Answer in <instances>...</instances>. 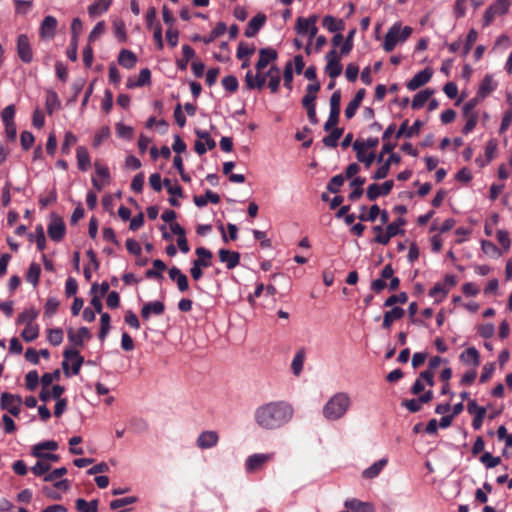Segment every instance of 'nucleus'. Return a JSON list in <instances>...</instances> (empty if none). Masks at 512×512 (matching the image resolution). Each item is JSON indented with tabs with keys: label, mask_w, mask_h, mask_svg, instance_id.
Returning <instances> with one entry per match:
<instances>
[{
	"label": "nucleus",
	"mask_w": 512,
	"mask_h": 512,
	"mask_svg": "<svg viewBox=\"0 0 512 512\" xmlns=\"http://www.w3.org/2000/svg\"><path fill=\"white\" fill-rule=\"evenodd\" d=\"M294 409L286 401H270L255 408L253 419L262 430L274 431L284 427L293 417Z\"/></svg>",
	"instance_id": "nucleus-1"
},
{
	"label": "nucleus",
	"mask_w": 512,
	"mask_h": 512,
	"mask_svg": "<svg viewBox=\"0 0 512 512\" xmlns=\"http://www.w3.org/2000/svg\"><path fill=\"white\" fill-rule=\"evenodd\" d=\"M351 399L345 392L334 394L323 406V416L329 421L341 419L349 410Z\"/></svg>",
	"instance_id": "nucleus-2"
},
{
	"label": "nucleus",
	"mask_w": 512,
	"mask_h": 512,
	"mask_svg": "<svg viewBox=\"0 0 512 512\" xmlns=\"http://www.w3.org/2000/svg\"><path fill=\"white\" fill-rule=\"evenodd\" d=\"M317 21V15H311L308 18L298 17L295 25L297 34L301 36L308 35L309 42H312L318 33V27L316 26Z\"/></svg>",
	"instance_id": "nucleus-3"
},
{
	"label": "nucleus",
	"mask_w": 512,
	"mask_h": 512,
	"mask_svg": "<svg viewBox=\"0 0 512 512\" xmlns=\"http://www.w3.org/2000/svg\"><path fill=\"white\" fill-rule=\"evenodd\" d=\"M47 232L52 241L59 242L64 238L66 226L58 214L51 213Z\"/></svg>",
	"instance_id": "nucleus-4"
},
{
	"label": "nucleus",
	"mask_w": 512,
	"mask_h": 512,
	"mask_svg": "<svg viewBox=\"0 0 512 512\" xmlns=\"http://www.w3.org/2000/svg\"><path fill=\"white\" fill-rule=\"evenodd\" d=\"M22 399L19 395H14L8 392H3L0 398V407L2 410L8 411L13 416L17 417L20 414V406Z\"/></svg>",
	"instance_id": "nucleus-5"
},
{
	"label": "nucleus",
	"mask_w": 512,
	"mask_h": 512,
	"mask_svg": "<svg viewBox=\"0 0 512 512\" xmlns=\"http://www.w3.org/2000/svg\"><path fill=\"white\" fill-rule=\"evenodd\" d=\"M17 55L24 63H31L33 60V51L29 38L25 34H21L17 38Z\"/></svg>",
	"instance_id": "nucleus-6"
},
{
	"label": "nucleus",
	"mask_w": 512,
	"mask_h": 512,
	"mask_svg": "<svg viewBox=\"0 0 512 512\" xmlns=\"http://www.w3.org/2000/svg\"><path fill=\"white\" fill-rule=\"evenodd\" d=\"M326 68L325 71L330 78L335 79L342 73V65L340 63V56L335 49L329 51L326 55Z\"/></svg>",
	"instance_id": "nucleus-7"
},
{
	"label": "nucleus",
	"mask_w": 512,
	"mask_h": 512,
	"mask_svg": "<svg viewBox=\"0 0 512 512\" xmlns=\"http://www.w3.org/2000/svg\"><path fill=\"white\" fill-rule=\"evenodd\" d=\"M393 186H394L393 180H387L384 183H382L381 185L373 183V184L369 185L367 188V192H366L367 198L370 201H374L379 196H386L391 192Z\"/></svg>",
	"instance_id": "nucleus-8"
},
{
	"label": "nucleus",
	"mask_w": 512,
	"mask_h": 512,
	"mask_svg": "<svg viewBox=\"0 0 512 512\" xmlns=\"http://www.w3.org/2000/svg\"><path fill=\"white\" fill-rule=\"evenodd\" d=\"M433 71L431 68H425L416 73L406 84V87L410 91H415L418 88L424 86L432 78Z\"/></svg>",
	"instance_id": "nucleus-9"
},
{
	"label": "nucleus",
	"mask_w": 512,
	"mask_h": 512,
	"mask_svg": "<svg viewBox=\"0 0 512 512\" xmlns=\"http://www.w3.org/2000/svg\"><path fill=\"white\" fill-rule=\"evenodd\" d=\"M219 442V435L216 431L207 430L200 433L196 440V444L200 449H210L215 447Z\"/></svg>",
	"instance_id": "nucleus-10"
},
{
	"label": "nucleus",
	"mask_w": 512,
	"mask_h": 512,
	"mask_svg": "<svg viewBox=\"0 0 512 512\" xmlns=\"http://www.w3.org/2000/svg\"><path fill=\"white\" fill-rule=\"evenodd\" d=\"M394 274V269L391 264H386L380 273V278L371 282L370 288L375 293H380L387 287L386 280L391 278Z\"/></svg>",
	"instance_id": "nucleus-11"
},
{
	"label": "nucleus",
	"mask_w": 512,
	"mask_h": 512,
	"mask_svg": "<svg viewBox=\"0 0 512 512\" xmlns=\"http://www.w3.org/2000/svg\"><path fill=\"white\" fill-rule=\"evenodd\" d=\"M278 57V53L273 48H262L259 50V59L255 64L257 72H261L268 64L275 61Z\"/></svg>",
	"instance_id": "nucleus-12"
},
{
	"label": "nucleus",
	"mask_w": 512,
	"mask_h": 512,
	"mask_svg": "<svg viewBox=\"0 0 512 512\" xmlns=\"http://www.w3.org/2000/svg\"><path fill=\"white\" fill-rule=\"evenodd\" d=\"M399 32H400V23L393 24L388 32L386 33L384 42H383V49L386 52H391L396 47L397 43L400 41L399 38Z\"/></svg>",
	"instance_id": "nucleus-13"
},
{
	"label": "nucleus",
	"mask_w": 512,
	"mask_h": 512,
	"mask_svg": "<svg viewBox=\"0 0 512 512\" xmlns=\"http://www.w3.org/2000/svg\"><path fill=\"white\" fill-rule=\"evenodd\" d=\"M58 21L54 16H46L40 26L39 34L43 39H52L55 36Z\"/></svg>",
	"instance_id": "nucleus-14"
},
{
	"label": "nucleus",
	"mask_w": 512,
	"mask_h": 512,
	"mask_svg": "<svg viewBox=\"0 0 512 512\" xmlns=\"http://www.w3.org/2000/svg\"><path fill=\"white\" fill-rule=\"evenodd\" d=\"M401 161V157L397 153H391L388 159L374 172L372 178L374 180H381L387 177L390 171L391 164H398Z\"/></svg>",
	"instance_id": "nucleus-15"
},
{
	"label": "nucleus",
	"mask_w": 512,
	"mask_h": 512,
	"mask_svg": "<svg viewBox=\"0 0 512 512\" xmlns=\"http://www.w3.org/2000/svg\"><path fill=\"white\" fill-rule=\"evenodd\" d=\"M165 311V305L161 301L147 302L141 308V317L144 320H148L151 315L160 316Z\"/></svg>",
	"instance_id": "nucleus-16"
},
{
	"label": "nucleus",
	"mask_w": 512,
	"mask_h": 512,
	"mask_svg": "<svg viewBox=\"0 0 512 512\" xmlns=\"http://www.w3.org/2000/svg\"><path fill=\"white\" fill-rule=\"evenodd\" d=\"M353 150L356 152L357 160L363 163L367 169L370 168V166L376 159L375 153L370 152L369 154H366L365 150L363 149V145L359 139L353 142Z\"/></svg>",
	"instance_id": "nucleus-17"
},
{
	"label": "nucleus",
	"mask_w": 512,
	"mask_h": 512,
	"mask_svg": "<svg viewBox=\"0 0 512 512\" xmlns=\"http://www.w3.org/2000/svg\"><path fill=\"white\" fill-rule=\"evenodd\" d=\"M266 79H267V76H266V73H262L261 72H257V74H253L252 71H248L245 75V84L247 86L248 89L250 90H253V89H262L266 83Z\"/></svg>",
	"instance_id": "nucleus-18"
},
{
	"label": "nucleus",
	"mask_w": 512,
	"mask_h": 512,
	"mask_svg": "<svg viewBox=\"0 0 512 512\" xmlns=\"http://www.w3.org/2000/svg\"><path fill=\"white\" fill-rule=\"evenodd\" d=\"M423 126V122L420 120H416L412 126H408V120H405L400 125L399 129L396 131V139H399L403 136L407 138H411L414 135H417Z\"/></svg>",
	"instance_id": "nucleus-19"
},
{
	"label": "nucleus",
	"mask_w": 512,
	"mask_h": 512,
	"mask_svg": "<svg viewBox=\"0 0 512 512\" xmlns=\"http://www.w3.org/2000/svg\"><path fill=\"white\" fill-rule=\"evenodd\" d=\"M267 17L264 13H258L248 23L245 29V36L254 37L266 23Z\"/></svg>",
	"instance_id": "nucleus-20"
},
{
	"label": "nucleus",
	"mask_w": 512,
	"mask_h": 512,
	"mask_svg": "<svg viewBox=\"0 0 512 512\" xmlns=\"http://www.w3.org/2000/svg\"><path fill=\"white\" fill-rule=\"evenodd\" d=\"M219 260L226 264L227 269H234L240 263V254L236 251L220 249L218 252Z\"/></svg>",
	"instance_id": "nucleus-21"
},
{
	"label": "nucleus",
	"mask_w": 512,
	"mask_h": 512,
	"mask_svg": "<svg viewBox=\"0 0 512 512\" xmlns=\"http://www.w3.org/2000/svg\"><path fill=\"white\" fill-rule=\"evenodd\" d=\"M68 340L75 346H82L85 340L91 338V333L87 327H80L76 332L70 328L67 331Z\"/></svg>",
	"instance_id": "nucleus-22"
},
{
	"label": "nucleus",
	"mask_w": 512,
	"mask_h": 512,
	"mask_svg": "<svg viewBox=\"0 0 512 512\" xmlns=\"http://www.w3.org/2000/svg\"><path fill=\"white\" fill-rule=\"evenodd\" d=\"M63 357L66 360H73L71 367L72 374H79L81 366L84 362V358L80 355L79 351L73 348H66L63 352Z\"/></svg>",
	"instance_id": "nucleus-23"
},
{
	"label": "nucleus",
	"mask_w": 512,
	"mask_h": 512,
	"mask_svg": "<svg viewBox=\"0 0 512 512\" xmlns=\"http://www.w3.org/2000/svg\"><path fill=\"white\" fill-rule=\"evenodd\" d=\"M169 277L176 282L180 292H186L189 289L188 278L178 267L173 266L169 269Z\"/></svg>",
	"instance_id": "nucleus-24"
},
{
	"label": "nucleus",
	"mask_w": 512,
	"mask_h": 512,
	"mask_svg": "<svg viewBox=\"0 0 512 512\" xmlns=\"http://www.w3.org/2000/svg\"><path fill=\"white\" fill-rule=\"evenodd\" d=\"M344 506L347 510L353 512H375L374 506L369 502H363L356 498L347 499L344 502Z\"/></svg>",
	"instance_id": "nucleus-25"
},
{
	"label": "nucleus",
	"mask_w": 512,
	"mask_h": 512,
	"mask_svg": "<svg viewBox=\"0 0 512 512\" xmlns=\"http://www.w3.org/2000/svg\"><path fill=\"white\" fill-rule=\"evenodd\" d=\"M270 455L268 454H253L246 460V471L253 472L260 469L268 460Z\"/></svg>",
	"instance_id": "nucleus-26"
},
{
	"label": "nucleus",
	"mask_w": 512,
	"mask_h": 512,
	"mask_svg": "<svg viewBox=\"0 0 512 512\" xmlns=\"http://www.w3.org/2000/svg\"><path fill=\"white\" fill-rule=\"evenodd\" d=\"M405 315V311L401 307H393L389 311H386L383 317L382 327L386 330H389L392 326V323L396 320L403 318Z\"/></svg>",
	"instance_id": "nucleus-27"
},
{
	"label": "nucleus",
	"mask_w": 512,
	"mask_h": 512,
	"mask_svg": "<svg viewBox=\"0 0 512 512\" xmlns=\"http://www.w3.org/2000/svg\"><path fill=\"white\" fill-rule=\"evenodd\" d=\"M496 87L497 83L494 82L491 75L487 74L480 83V86L477 91V96L483 99L487 97L491 92H493L496 89Z\"/></svg>",
	"instance_id": "nucleus-28"
},
{
	"label": "nucleus",
	"mask_w": 512,
	"mask_h": 512,
	"mask_svg": "<svg viewBox=\"0 0 512 512\" xmlns=\"http://www.w3.org/2000/svg\"><path fill=\"white\" fill-rule=\"evenodd\" d=\"M459 358L466 365L472 364L474 367H477L480 364V355L475 347L467 348L460 354Z\"/></svg>",
	"instance_id": "nucleus-29"
},
{
	"label": "nucleus",
	"mask_w": 512,
	"mask_h": 512,
	"mask_svg": "<svg viewBox=\"0 0 512 512\" xmlns=\"http://www.w3.org/2000/svg\"><path fill=\"white\" fill-rule=\"evenodd\" d=\"M77 166L80 171L86 172L91 166V158L84 146L76 149Z\"/></svg>",
	"instance_id": "nucleus-30"
},
{
	"label": "nucleus",
	"mask_w": 512,
	"mask_h": 512,
	"mask_svg": "<svg viewBox=\"0 0 512 512\" xmlns=\"http://www.w3.org/2000/svg\"><path fill=\"white\" fill-rule=\"evenodd\" d=\"M196 255L198 256L192 263L197 266H201L204 268H208L211 266V259L213 257L212 252L205 247H198L195 250Z\"/></svg>",
	"instance_id": "nucleus-31"
},
{
	"label": "nucleus",
	"mask_w": 512,
	"mask_h": 512,
	"mask_svg": "<svg viewBox=\"0 0 512 512\" xmlns=\"http://www.w3.org/2000/svg\"><path fill=\"white\" fill-rule=\"evenodd\" d=\"M387 463H388V460L386 458H382V459L376 461L370 467L366 468L362 472V477L364 479H373V478L377 477L381 473L383 468L387 465Z\"/></svg>",
	"instance_id": "nucleus-32"
},
{
	"label": "nucleus",
	"mask_w": 512,
	"mask_h": 512,
	"mask_svg": "<svg viewBox=\"0 0 512 512\" xmlns=\"http://www.w3.org/2000/svg\"><path fill=\"white\" fill-rule=\"evenodd\" d=\"M306 359V350L305 348H299L292 360L291 369L295 376H299L303 370V365Z\"/></svg>",
	"instance_id": "nucleus-33"
},
{
	"label": "nucleus",
	"mask_w": 512,
	"mask_h": 512,
	"mask_svg": "<svg viewBox=\"0 0 512 512\" xmlns=\"http://www.w3.org/2000/svg\"><path fill=\"white\" fill-rule=\"evenodd\" d=\"M118 63L126 69H132L137 63V57L132 51L123 49L118 55Z\"/></svg>",
	"instance_id": "nucleus-34"
},
{
	"label": "nucleus",
	"mask_w": 512,
	"mask_h": 512,
	"mask_svg": "<svg viewBox=\"0 0 512 512\" xmlns=\"http://www.w3.org/2000/svg\"><path fill=\"white\" fill-rule=\"evenodd\" d=\"M152 265H153L152 269L146 270L145 277L147 279H157V280L163 279L162 272L166 270V268H167L166 264L160 259H155L152 262Z\"/></svg>",
	"instance_id": "nucleus-35"
},
{
	"label": "nucleus",
	"mask_w": 512,
	"mask_h": 512,
	"mask_svg": "<svg viewBox=\"0 0 512 512\" xmlns=\"http://www.w3.org/2000/svg\"><path fill=\"white\" fill-rule=\"evenodd\" d=\"M322 25L329 32L335 33L343 31L345 28V23L341 19H336L333 16L327 15L322 20Z\"/></svg>",
	"instance_id": "nucleus-36"
},
{
	"label": "nucleus",
	"mask_w": 512,
	"mask_h": 512,
	"mask_svg": "<svg viewBox=\"0 0 512 512\" xmlns=\"http://www.w3.org/2000/svg\"><path fill=\"white\" fill-rule=\"evenodd\" d=\"M193 200L196 206L203 207L207 205L208 202L218 204L220 202V196L211 190H207L205 195H196Z\"/></svg>",
	"instance_id": "nucleus-37"
},
{
	"label": "nucleus",
	"mask_w": 512,
	"mask_h": 512,
	"mask_svg": "<svg viewBox=\"0 0 512 512\" xmlns=\"http://www.w3.org/2000/svg\"><path fill=\"white\" fill-rule=\"evenodd\" d=\"M182 55L181 59L176 60V66L179 70L184 71L187 69L189 61L195 56V51L190 45L182 46Z\"/></svg>",
	"instance_id": "nucleus-38"
},
{
	"label": "nucleus",
	"mask_w": 512,
	"mask_h": 512,
	"mask_svg": "<svg viewBox=\"0 0 512 512\" xmlns=\"http://www.w3.org/2000/svg\"><path fill=\"white\" fill-rule=\"evenodd\" d=\"M111 3L112 0H96L88 7V14L90 17L101 15L109 9Z\"/></svg>",
	"instance_id": "nucleus-39"
},
{
	"label": "nucleus",
	"mask_w": 512,
	"mask_h": 512,
	"mask_svg": "<svg viewBox=\"0 0 512 512\" xmlns=\"http://www.w3.org/2000/svg\"><path fill=\"white\" fill-rule=\"evenodd\" d=\"M58 449V443L54 440H48L44 442H40L32 447L31 455L42 456L44 454V450L55 451Z\"/></svg>",
	"instance_id": "nucleus-40"
},
{
	"label": "nucleus",
	"mask_w": 512,
	"mask_h": 512,
	"mask_svg": "<svg viewBox=\"0 0 512 512\" xmlns=\"http://www.w3.org/2000/svg\"><path fill=\"white\" fill-rule=\"evenodd\" d=\"M434 91L431 89H424L420 92H418L413 100H412V108L413 109H420L422 108L426 102L429 100V98L433 95Z\"/></svg>",
	"instance_id": "nucleus-41"
},
{
	"label": "nucleus",
	"mask_w": 512,
	"mask_h": 512,
	"mask_svg": "<svg viewBox=\"0 0 512 512\" xmlns=\"http://www.w3.org/2000/svg\"><path fill=\"white\" fill-rule=\"evenodd\" d=\"M39 311L35 308L25 309L22 313H20L17 317V324H26L33 325V321L38 317Z\"/></svg>",
	"instance_id": "nucleus-42"
},
{
	"label": "nucleus",
	"mask_w": 512,
	"mask_h": 512,
	"mask_svg": "<svg viewBox=\"0 0 512 512\" xmlns=\"http://www.w3.org/2000/svg\"><path fill=\"white\" fill-rule=\"evenodd\" d=\"M61 102L56 92L48 91L46 95L45 107L46 111L49 115H51L55 110L59 109Z\"/></svg>",
	"instance_id": "nucleus-43"
},
{
	"label": "nucleus",
	"mask_w": 512,
	"mask_h": 512,
	"mask_svg": "<svg viewBox=\"0 0 512 512\" xmlns=\"http://www.w3.org/2000/svg\"><path fill=\"white\" fill-rule=\"evenodd\" d=\"M75 507L79 512H98V500L87 502L80 498L76 500Z\"/></svg>",
	"instance_id": "nucleus-44"
},
{
	"label": "nucleus",
	"mask_w": 512,
	"mask_h": 512,
	"mask_svg": "<svg viewBox=\"0 0 512 512\" xmlns=\"http://www.w3.org/2000/svg\"><path fill=\"white\" fill-rule=\"evenodd\" d=\"M51 464L43 458H38L36 464L31 467L30 471L38 477L45 476L50 472Z\"/></svg>",
	"instance_id": "nucleus-45"
},
{
	"label": "nucleus",
	"mask_w": 512,
	"mask_h": 512,
	"mask_svg": "<svg viewBox=\"0 0 512 512\" xmlns=\"http://www.w3.org/2000/svg\"><path fill=\"white\" fill-rule=\"evenodd\" d=\"M110 322H111V317L108 313H101V317H100V330H99V334H98V337L100 339V341H104L109 333V330L111 328L110 326Z\"/></svg>",
	"instance_id": "nucleus-46"
},
{
	"label": "nucleus",
	"mask_w": 512,
	"mask_h": 512,
	"mask_svg": "<svg viewBox=\"0 0 512 512\" xmlns=\"http://www.w3.org/2000/svg\"><path fill=\"white\" fill-rule=\"evenodd\" d=\"M40 274V265L37 263H31L26 275V280L35 287L39 282Z\"/></svg>",
	"instance_id": "nucleus-47"
},
{
	"label": "nucleus",
	"mask_w": 512,
	"mask_h": 512,
	"mask_svg": "<svg viewBox=\"0 0 512 512\" xmlns=\"http://www.w3.org/2000/svg\"><path fill=\"white\" fill-rule=\"evenodd\" d=\"M219 230L222 234V240L225 243H228L229 240L234 241L238 237V228L235 224H232V223L227 224L228 235L225 233V229L222 224L219 225Z\"/></svg>",
	"instance_id": "nucleus-48"
},
{
	"label": "nucleus",
	"mask_w": 512,
	"mask_h": 512,
	"mask_svg": "<svg viewBox=\"0 0 512 512\" xmlns=\"http://www.w3.org/2000/svg\"><path fill=\"white\" fill-rule=\"evenodd\" d=\"M39 336V325H27L21 333V337L26 342H32Z\"/></svg>",
	"instance_id": "nucleus-49"
},
{
	"label": "nucleus",
	"mask_w": 512,
	"mask_h": 512,
	"mask_svg": "<svg viewBox=\"0 0 512 512\" xmlns=\"http://www.w3.org/2000/svg\"><path fill=\"white\" fill-rule=\"evenodd\" d=\"M449 290L445 288V285L442 283H436L430 290L429 296L433 298H437L440 295L439 299H436L437 302H441L448 294Z\"/></svg>",
	"instance_id": "nucleus-50"
},
{
	"label": "nucleus",
	"mask_w": 512,
	"mask_h": 512,
	"mask_svg": "<svg viewBox=\"0 0 512 512\" xmlns=\"http://www.w3.org/2000/svg\"><path fill=\"white\" fill-rule=\"evenodd\" d=\"M254 52H255V46L253 44L252 45H248V44H246L244 42H240L239 45H238V48H237L236 57L239 60H242V59H244L246 57L248 58Z\"/></svg>",
	"instance_id": "nucleus-51"
},
{
	"label": "nucleus",
	"mask_w": 512,
	"mask_h": 512,
	"mask_svg": "<svg viewBox=\"0 0 512 512\" xmlns=\"http://www.w3.org/2000/svg\"><path fill=\"white\" fill-rule=\"evenodd\" d=\"M77 142V137L70 131L65 133L64 141L61 145V152L64 155H68L70 153L71 146L75 145Z\"/></svg>",
	"instance_id": "nucleus-52"
},
{
	"label": "nucleus",
	"mask_w": 512,
	"mask_h": 512,
	"mask_svg": "<svg viewBox=\"0 0 512 512\" xmlns=\"http://www.w3.org/2000/svg\"><path fill=\"white\" fill-rule=\"evenodd\" d=\"M59 305L60 303L55 297H49L44 306V316L52 317L58 311Z\"/></svg>",
	"instance_id": "nucleus-53"
},
{
	"label": "nucleus",
	"mask_w": 512,
	"mask_h": 512,
	"mask_svg": "<svg viewBox=\"0 0 512 512\" xmlns=\"http://www.w3.org/2000/svg\"><path fill=\"white\" fill-rule=\"evenodd\" d=\"M115 128L118 137L126 140H131L133 138L134 130L131 126L124 125L123 123H117Z\"/></svg>",
	"instance_id": "nucleus-54"
},
{
	"label": "nucleus",
	"mask_w": 512,
	"mask_h": 512,
	"mask_svg": "<svg viewBox=\"0 0 512 512\" xmlns=\"http://www.w3.org/2000/svg\"><path fill=\"white\" fill-rule=\"evenodd\" d=\"M408 300V296L405 292H400L399 294H393L389 296L385 301L384 307H392L394 304H405Z\"/></svg>",
	"instance_id": "nucleus-55"
},
{
	"label": "nucleus",
	"mask_w": 512,
	"mask_h": 512,
	"mask_svg": "<svg viewBox=\"0 0 512 512\" xmlns=\"http://www.w3.org/2000/svg\"><path fill=\"white\" fill-rule=\"evenodd\" d=\"M223 87L225 90H227L230 93H235L238 90L239 83L235 76L228 75L225 76L221 81Z\"/></svg>",
	"instance_id": "nucleus-56"
},
{
	"label": "nucleus",
	"mask_w": 512,
	"mask_h": 512,
	"mask_svg": "<svg viewBox=\"0 0 512 512\" xmlns=\"http://www.w3.org/2000/svg\"><path fill=\"white\" fill-rule=\"evenodd\" d=\"M26 388L34 391L39 384V375L36 370L29 371L25 376Z\"/></svg>",
	"instance_id": "nucleus-57"
},
{
	"label": "nucleus",
	"mask_w": 512,
	"mask_h": 512,
	"mask_svg": "<svg viewBox=\"0 0 512 512\" xmlns=\"http://www.w3.org/2000/svg\"><path fill=\"white\" fill-rule=\"evenodd\" d=\"M503 14L504 13H500L499 9L495 8L493 5L489 6L483 15V26H489L497 15Z\"/></svg>",
	"instance_id": "nucleus-58"
},
{
	"label": "nucleus",
	"mask_w": 512,
	"mask_h": 512,
	"mask_svg": "<svg viewBox=\"0 0 512 512\" xmlns=\"http://www.w3.org/2000/svg\"><path fill=\"white\" fill-rule=\"evenodd\" d=\"M48 341L53 346H58L63 342V331L61 328H54L48 330Z\"/></svg>",
	"instance_id": "nucleus-59"
},
{
	"label": "nucleus",
	"mask_w": 512,
	"mask_h": 512,
	"mask_svg": "<svg viewBox=\"0 0 512 512\" xmlns=\"http://www.w3.org/2000/svg\"><path fill=\"white\" fill-rule=\"evenodd\" d=\"M477 37H478V33L475 29H471L468 32L467 37H466V42L464 44L463 51H462L464 56H466L470 52L474 43L477 40Z\"/></svg>",
	"instance_id": "nucleus-60"
},
{
	"label": "nucleus",
	"mask_w": 512,
	"mask_h": 512,
	"mask_svg": "<svg viewBox=\"0 0 512 512\" xmlns=\"http://www.w3.org/2000/svg\"><path fill=\"white\" fill-rule=\"evenodd\" d=\"M344 183V177L341 174L333 176L327 184V190L331 193H337Z\"/></svg>",
	"instance_id": "nucleus-61"
},
{
	"label": "nucleus",
	"mask_w": 512,
	"mask_h": 512,
	"mask_svg": "<svg viewBox=\"0 0 512 512\" xmlns=\"http://www.w3.org/2000/svg\"><path fill=\"white\" fill-rule=\"evenodd\" d=\"M480 461L487 467V468H494L498 466L501 462L500 457L493 456L490 452H485L481 457Z\"/></svg>",
	"instance_id": "nucleus-62"
},
{
	"label": "nucleus",
	"mask_w": 512,
	"mask_h": 512,
	"mask_svg": "<svg viewBox=\"0 0 512 512\" xmlns=\"http://www.w3.org/2000/svg\"><path fill=\"white\" fill-rule=\"evenodd\" d=\"M283 81H284V86L287 89L291 90L292 89V82H293V66H292V63L290 61L287 62L285 67H284Z\"/></svg>",
	"instance_id": "nucleus-63"
},
{
	"label": "nucleus",
	"mask_w": 512,
	"mask_h": 512,
	"mask_svg": "<svg viewBox=\"0 0 512 512\" xmlns=\"http://www.w3.org/2000/svg\"><path fill=\"white\" fill-rule=\"evenodd\" d=\"M21 146L23 150H29L34 144V135L29 131H23L20 135Z\"/></svg>",
	"instance_id": "nucleus-64"
}]
</instances>
